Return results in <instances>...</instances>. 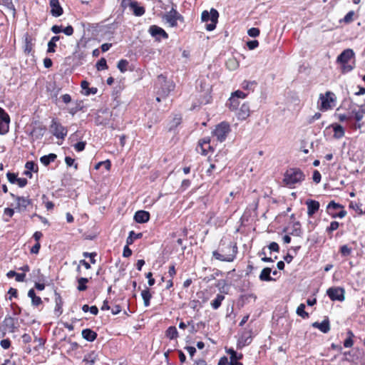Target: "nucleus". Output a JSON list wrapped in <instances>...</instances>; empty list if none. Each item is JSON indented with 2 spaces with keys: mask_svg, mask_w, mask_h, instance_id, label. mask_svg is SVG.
Instances as JSON below:
<instances>
[{
  "mask_svg": "<svg viewBox=\"0 0 365 365\" xmlns=\"http://www.w3.org/2000/svg\"><path fill=\"white\" fill-rule=\"evenodd\" d=\"M237 247L235 242L221 240L218 249L212 252V257L221 262H233L236 258Z\"/></svg>",
  "mask_w": 365,
  "mask_h": 365,
  "instance_id": "obj_1",
  "label": "nucleus"
},
{
  "mask_svg": "<svg viewBox=\"0 0 365 365\" xmlns=\"http://www.w3.org/2000/svg\"><path fill=\"white\" fill-rule=\"evenodd\" d=\"M305 175L299 168H289L284 175L283 182L289 187L304 180Z\"/></svg>",
  "mask_w": 365,
  "mask_h": 365,
  "instance_id": "obj_2",
  "label": "nucleus"
},
{
  "mask_svg": "<svg viewBox=\"0 0 365 365\" xmlns=\"http://www.w3.org/2000/svg\"><path fill=\"white\" fill-rule=\"evenodd\" d=\"M354 57V53L352 49L347 48L344 50L337 57L336 62L341 64V68L343 73H347L353 69V66L349 65V61Z\"/></svg>",
  "mask_w": 365,
  "mask_h": 365,
  "instance_id": "obj_3",
  "label": "nucleus"
},
{
  "mask_svg": "<svg viewBox=\"0 0 365 365\" xmlns=\"http://www.w3.org/2000/svg\"><path fill=\"white\" fill-rule=\"evenodd\" d=\"M219 13L218 11L212 8L210 11L205 10L202 12L201 20L203 22H207L210 21V24L206 25V29L209 31H213L216 28V25L218 21Z\"/></svg>",
  "mask_w": 365,
  "mask_h": 365,
  "instance_id": "obj_4",
  "label": "nucleus"
},
{
  "mask_svg": "<svg viewBox=\"0 0 365 365\" xmlns=\"http://www.w3.org/2000/svg\"><path fill=\"white\" fill-rule=\"evenodd\" d=\"M327 212L332 218H344L347 214L344 207L339 203L335 202L334 200L327 205Z\"/></svg>",
  "mask_w": 365,
  "mask_h": 365,
  "instance_id": "obj_5",
  "label": "nucleus"
},
{
  "mask_svg": "<svg viewBox=\"0 0 365 365\" xmlns=\"http://www.w3.org/2000/svg\"><path fill=\"white\" fill-rule=\"evenodd\" d=\"M162 19L170 27L178 26V21L183 22V16L174 8L162 16Z\"/></svg>",
  "mask_w": 365,
  "mask_h": 365,
  "instance_id": "obj_6",
  "label": "nucleus"
},
{
  "mask_svg": "<svg viewBox=\"0 0 365 365\" xmlns=\"http://www.w3.org/2000/svg\"><path fill=\"white\" fill-rule=\"evenodd\" d=\"M230 126L227 122H222L216 125L212 132L213 136L216 137L220 142L225 140L227 134L230 132Z\"/></svg>",
  "mask_w": 365,
  "mask_h": 365,
  "instance_id": "obj_7",
  "label": "nucleus"
},
{
  "mask_svg": "<svg viewBox=\"0 0 365 365\" xmlns=\"http://www.w3.org/2000/svg\"><path fill=\"white\" fill-rule=\"evenodd\" d=\"M51 132L52 134L58 139L63 140L67 135V128L62 125L56 118H53L50 125Z\"/></svg>",
  "mask_w": 365,
  "mask_h": 365,
  "instance_id": "obj_8",
  "label": "nucleus"
},
{
  "mask_svg": "<svg viewBox=\"0 0 365 365\" xmlns=\"http://www.w3.org/2000/svg\"><path fill=\"white\" fill-rule=\"evenodd\" d=\"M10 117L4 109L0 107V135H5L9 132Z\"/></svg>",
  "mask_w": 365,
  "mask_h": 365,
  "instance_id": "obj_9",
  "label": "nucleus"
},
{
  "mask_svg": "<svg viewBox=\"0 0 365 365\" xmlns=\"http://www.w3.org/2000/svg\"><path fill=\"white\" fill-rule=\"evenodd\" d=\"M344 289L341 287H331L327 291V294L332 301L343 302L344 297Z\"/></svg>",
  "mask_w": 365,
  "mask_h": 365,
  "instance_id": "obj_10",
  "label": "nucleus"
},
{
  "mask_svg": "<svg viewBox=\"0 0 365 365\" xmlns=\"http://www.w3.org/2000/svg\"><path fill=\"white\" fill-rule=\"evenodd\" d=\"M10 195L16 200V207L15 209L19 210V212L24 211L26 210L27 207L31 205L32 201L30 198L26 197H19L16 196L13 193H10Z\"/></svg>",
  "mask_w": 365,
  "mask_h": 365,
  "instance_id": "obj_11",
  "label": "nucleus"
},
{
  "mask_svg": "<svg viewBox=\"0 0 365 365\" xmlns=\"http://www.w3.org/2000/svg\"><path fill=\"white\" fill-rule=\"evenodd\" d=\"M333 95L331 92L328 91L325 95H320L319 99L321 101V109L322 110H328L331 108V102L334 101V99L330 96Z\"/></svg>",
  "mask_w": 365,
  "mask_h": 365,
  "instance_id": "obj_12",
  "label": "nucleus"
},
{
  "mask_svg": "<svg viewBox=\"0 0 365 365\" xmlns=\"http://www.w3.org/2000/svg\"><path fill=\"white\" fill-rule=\"evenodd\" d=\"M51 14L54 17H58L63 13V8L60 5L58 0L50 1Z\"/></svg>",
  "mask_w": 365,
  "mask_h": 365,
  "instance_id": "obj_13",
  "label": "nucleus"
},
{
  "mask_svg": "<svg viewBox=\"0 0 365 365\" xmlns=\"http://www.w3.org/2000/svg\"><path fill=\"white\" fill-rule=\"evenodd\" d=\"M312 326L314 328L319 329L324 334H327L330 331V322L327 317L322 322H315Z\"/></svg>",
  "mask_w": 365,
  "mask_h": 365,
  "instance_id": "obj_14",
  "label": "nucleus"
},
{
  "mask_svg": "<svg viewBox=\"0 0 365 365\" xmlns=\"http://www.w3.org/2000/svg\"><path fill=\"white\" fill-rule=\"evenodd\" d=\"M250 115V108L248 103H243L238 111L236 113V115L240 120H246Z\"/></svg>",
  "mask_w": 365,
  "mask_h": 365,
  "instance_id": "obj_15",
  "label": "nucleus"
},
{
  "mask_svg": "<svg viewBox=\"0 0 365 365\" xmlns=\"http://www.w3.org/2000/svg\"><path fill=\"white\" fill-rule=\"evenodd\" d=\"M163 81V82L165 83L164 86H162L161 88V91H159V93L163 96H167L169 93L173 90L174 88V85L173 84L172 82H170V81H166L165 80V78L163 76V75H160L158 76V81Z\"/></svg>",
  "mask_w": 365,
  "mask_h": 365,
  "instance_id": "obj_16",
  "label": "nucleus"
},
{
  "mask_svg": "<svg viewBox=\"0 0 365 365\" xmlns=\"http://www.w3.org/2000/svg\"><path fill=\"white\" fill-rule=\"evenodd\" d=\"M307 206V215L309 217L313 216L319 209V202L314 200H307L306 201Z\"/></svg>",
  "mask_w": 365,
  "mask_h": 365,
  "instance_id": "obj_17",
  "label": "nucleus"
},
{
  "mask_svg": "<svg viewBox=\"0 0 365 365\" xmlns=\"http://www.w3.org/2000/svg\"><path fill=\"white\" fill-rule=\"evenodd\" d=\"M16 319L11 316H6L4 319L3 320L2 325L5 330L9 331V332H14L16 329L15 322Z\"/></svg>",
  "mask_w": 365,
  "mask_h": 365,
  "instance_id": "obj_18",
  "label": "nucleus"
},
{
  "mask_svg": "<svg viewBox=\"0 0 365 365\" xmlns=\"http://www.w3.org/2000/svg\"><path fill=\"white\" fill-rule=\"evenodd\" d=\"M252 331H243L238 341V346L242 347L249 345L252 341Z\"/></svg>",
  "mask_w": 365,
  "mask_h": 365,
  "instance_id": "obj_19",
  "label": "nucleus"
},
{
  "mask_svg": "<svg viewBox=\"0 0 365 365\" xmlns=\"http://www.w3.org/2000/svg\"><path fill=\"white\" fill-rule=\"evenodd\" d=\"M134 220L138 223H145L150 220V213L145 210H138L134 215Z\"/></svg>",
  "mask_w": 365,
  "mask_h": 365,
  "instance_id": "obj_20",
  "label": "nucleus"
},
{
  "mask_svg": "<svg viewBox=\"0 0 365 365\" xmlns=\"http://www.w3.org/2000/svg\"><path fill=\"white\" fill-rule=\"evenodd\" d=\"M130 8L133 11V14L136 16H141L145 12V8L140 6L136 1L133 0L130 2Z\"/></svg>",
  "mask_w": 365,
  "mask_h": 365,
  "instance_id": "obj_21",
  "label": "nucleus"
},
{
  "mask_svg": "<svg viewBox=\"0 0 365 365\" xmlns=\"http://www.w3.org/2000/svg\"><path fill=\"white\" fill-rule=\"evenodd\" d=\"M149 32L150 33L151 36L154 37L160 36L164 38H168V34L162 28L155 25H153L150 27Z\"/></svg>",
  "mask_w": 365,
  "mask_h": 365,
  "instance_id": "obj_22",
  "label": "nucleus"
},
{
  "mask_svg": "<svg viewBox=\"0 0 365 365\" xmlns=\"http://www.w3.org/2000/svg\"><path fill=\"white\" fill-rule=\"evenodd\" d=\"M28 297L31 299V305L34 307H38L43 304L41 298L36 296L33 288L29 290Z\"/></svg>",
  "mask_w": 365,
  "mask_h": 365,
  "instance_id": "obj_23",
  "label": "nucleus"
},
{
  "mask_svg": "<svg viewBox=\"0 0 365 365\" xmlns=\"http://www.w3.org/2000/svg\"><path fill=\"white\" fill-rule=\"evenodd\" d=\"M81 334L84 339L91 342L95 341L98 336L97 333L91 329H83Z\"/></svg>",
  "mask_w": 365,
  "mask_h": 365,
  "instance_id": "obj_24",
  "label": "nucleus"
},
{
  "mask_svg": "<svg viewBox=\"0 0 365 365\" xmlns=\"http://www.w3.org/2000/svg\"><path fill=\"white\" fill-rule=\"evenodd\" d=\"M329 127H332L334 130V138L340 139L344 136L345 131L344 128L339 124H332Z\"/></svg>",
  "mask_w": 365,
  "mask_h": 365,
  "instance_id": "obj_25",
  "label": "nucleus"
},
{
  "mask_svg": "<svg viewBox=\"0 0 365 365\" xmlns=\"http://www.w3.org/2000/svg\"><path fill=\"white\" fill-rule=\"evenodd\" d=\"M272 269L269 267H265L264 268L260 274H259V279L263 282H270L274 280L271 276Z\"/></svg>",
  "mask_w": 365,
  "mask_h": 365,
  "instance_id": "obj_26",
  "label": "nucleus"
},
{
  "mask_svg": "<svg viewBox=\"0 0 365 365\" xmlns=\"http://www.w3.org/2000/svg\"><path fill=\"white\" fill-rule=\"evenodd\" d=\"M24 41H25L24 51H25V53L29 54L33 50V46H34L33 38L28 34H26L24 35Z\"/></svg>",
  "mask_w": 365,
  "mask_h": 365,
  "instance_id": "obj_27",
  "label": "nucleus"
},
{
  "mask_svg": "<svg viewBox=\"0 0 365 365\" xmlns=\"http://www.w3.org/2000/svg\"><path fill=\"white\" fill-rule=\"evenodd\" d=\"M81 86L82 89L85 91L84 94L86 96H89L90 94H96L98 91L97 88H95V87L90 88V86H88L89 83L86 81H83L81 82Z\"/></svg>",
  "mask_w": 365,
  "mask_h": 365,
  "instance_id": "obj_28",
  "label": "nucleus"
},
{
  "mask_svg": "<svg viewBox=\"0 0 365 365\" xmlns=\"http://www.w3.org/2000/svg\"><path fill=\"white\" fill-rule=\"evenodd\" d=\"M57 155L54 153H50L40 158V162L45 166L48 165L51 163L55 161Z\"/></svg>",
  "mask_w": 365,
  "mask_h": 365,
  "instance_id": "obj_29",
  "label": "nucleus"
},
{
  "mask_svg": "<svg viewBox=\"0 0 365 365\" xmlns=\"http://www.w3.org/2000/svg\"><path fill=\"white\" fill-rule=\"evenodd\" d=\"M60 40L59 36H53L48 43V53H54L56 51V42Z\"/></svg>",
  "mask_w": 365,
  "mask_h": 365,
  "instance_id": "obj_30",
  "label": "nucleus"
},
{
  "mask_svg": "<svg viewBox=\"0 0 365 365\" xmlns=\"http://www.w3.org/2000/svg\"><path fill=\"white\" fill-rule=\"evenodd\" d=\"M141 296L143 299L144 306L145 307H148L150 306V301L152 298V294L150 292V290L148 288H146L145 289L143 290L141 292Z\"/></svg>",
  "mask_w": 365,
  "mask_h": 365,
  "instance_id": "obj_31",
  "label": "nucleus"
},
{
  "mask_svg": "<svg viewBox=\"0 0 365 365\" xmlns=\"http://www.w3.org/2000/svg\"><path fill=\"white\" fill-rule=\"evenodd\" d=\"M227 106L231 110H237L238 106H240V101L235 96H231L229 98L228 102L227 103Z\"/></svg>",
  "mask_w": 365,
  "mask_h": 365,
  "instance_id": "obj_32",
  "label": "nucleus"
},
{
  "mask_svg": "<svg viewBox=\"0 0 365 365\" xmlns=\"http://www.w3.org/2000/svg\"><path fill=\"white\" fill-rule=\"evenodd\" d=\"M143 237V234L141 232L135 233L133 230L129 232V235L126 240V244L128 245H132L135 240L140 239Z\"/></svg>",
  "mask_w": 365,
  "mask_h": 365,
  "instance_id": "obj_33",
  "label": "nucleus"
},
{
  "mask_svg": "<svg viewBox=\"0 0 365 365\" xmlns=\"http://www.w3.org/2000/svg\"><path fill=\"white\" fill-rule=\"evenodd\" d=\"M224 299H225L224 295H222L221 294H217L215 299L211 302L212 307L214 309H217L221 306L222 302L224 300Z\"/></svg>",
  "mask_w": 365,
  "mask_h": 365,
  "instance_id": "obj_34",
  "label": "nucleus"
},
{
  "mask_svg": "<svg viewBox=\"0 0 365 365\" xmlns=\"http://www.w3.org/2000/svg\"><path fill=\"white\" fill-rule=\"evenodd\" d=\"M56 307H55V312L58 314V315H60L62 314V306H63V301L61 297V296L56 293Z\"/></svg>",
  "mask_w": 365,
  "mask_h": 365,
  "instance_id": "obj_35",
  "label": "nucleus"
},
{
  "mask_svg": "<svg viewBox=\"0 0 365 365\" xmlns=\"http://www.w3.org/2000/svg\"><path fill=\"white\" fill-rule=\"evenodd\" d=\"M165 335L170 339H176L178 336V332L175 327H170L166 330Z\"/></svg>",
  "mask_w": 365,
  "mask_h": 365,
  "instance_id": "obj_36",
  "label": "nucleus"
},
{
  "mask_svg": "<svg viewBox=\"0 0 365 365\" xmlns=\"http://www.w3.org/2000/svg\"><path fill=\"white\" fill-rule=\"evenodd\" d=\"M347 336L348 337L344 341V346L346 348H350L354 345L353 338L354 334L351 330H348Z\"/></svg>",
  "mask_w": 365,
  "mask_h": 365,
  "instance_id": "obj_37",
  "label": "nucleus"
},
{
  "mask_svg": "<svg viewBox=\"0 0 365 365\" xmlns=\"http://www.w3.org/2000/svg\"><path fill=\"white\" fill-rule=\"evenodd\" d=\"M89 281L88 278L86 277H80L78 279V291H85L87 289L86 283Z\"/></svg>",
  "mask_w": 365,
  "mask_h": 365,
  "instance_id": "obj_38",
  "label": "nucleus"
},
{
  "mask_svg": "<svg viewBox=\"0 0 365 365\" xmlns=\"http://www.w3.org/2000/svg\"><path fill=\"white\" fill-rule=\"evenodd\" d=\"M96 359L95 352L92 351L84 356L83 361L90 365H94Z\"/></svg>",
  "mask_w": 365,
  "mask_h": 365,
  "instance_id": "obj_39",
  "label": "nucleus"
},
{
  "mask_svg": "<svg viewBox=\"0 0 365 365\" xmlns=\"http://www.w3.org/2000/svg\"><path fill=\"white\" fill-rule=\"evenodd\" d=\"M227 353L230 355V360H240L243 357L242 353L237 354L233 349H227Z\"/></svg>",
  "mask_w": 365,
  "mask_h": 365,
  "instance_id": "obj_40",
  "label": "nucleus"
},
{
  "mask_svg": "<svg viewBox=\"0 0 365 365\" xmlns=\"http://www.w3.org/2000/svg\"><path fill=\"white\" fill-rule=\"evenodd\" d=\"M81 110H82V106L81 102H76L73 106L68 108V113L72 115H74L77 112H78Z\"/></svg>",
  "mask_w": 365,
  "mask_h": 365,
  "instance_id": "obj_41",
  "label": "nucleus"
},
{
  "mask_svg": "<svg viewBox=\"0 0 365 365\" xmlns=\"http://www.w3.org/2000/svg\"><path fill=\"white\" fill-rule=\"evenodd\" d=\"M305 305L304 304H299V306L297 309V314L302 317L303 319H306L309 317V314L305 312Z\"/></svg>",
  "mask_w": 365,
  "mask_h": 365,
  "instance_id": "obj_42",
  "label": "nucleus"
},
{
  "mask_svg": "<svg viewBox=\"0 0 365 365\" xmlns=\"http://www.w3.org/2000/svg\"><path fill=\"white\" fill-rule=\"evenodd\" d=\"M103 166L106 170H109L111 167L110 161L109 160H106L105 161H101L95 165V169L98 170L101 167H103Z\"/></svg>",
  "mask_w": 365,
  "mask_h": 365,
  "instance_id": "obj_43",
  "label": "nucleus"
},
{
  "mask_svg": "<svg viewBox=\"0 0 365 365\" xmlns=\"http://www.w3.org/2000/svg\"><path fill=\"white\" fill-rule=\"evenodd\" d=\"M0 4L6 6L7 9L13 11L14 14L16 13V9L12 0H0Z\"/></svg>",
  "mask_w": 365,
  "mask_h": 365,
  "instance_id": "obj_44",
  "label": "nucleus"
},
{
  "mask_svg": "<svg viewBox=\"0 0 365 365\" xmlns=\"http://www.w3.org/2000/svg\"><path fill=\"white\" fill-rule=\"evenodd\" d=\"M181 123V117L180 115H175L173 120L170 122V125L169 127V130H173L175 128L178 127Z\"/></svg>",
  "mask_w": 365,
  "mask_h": 365,
  "instance_id": "obj_45",
  "label": "nucleus"
},
{
  "mask_svg": "<svg viewBox=\"0 0 365 365\" xmlns=\"http://www.w3.org/2000/svg\"><path fill=\"white\" fill-rule=\"evenodd\" d=\"M128 61L125 59H121L118 61L117 67L121 73H124L127 71V66Z\"/></svg>",
  "mask_w": 365,
  "mask_h": 365,
  "instance_id": "obj_46",
  "label": "nucleus"
},
{
  "mask_svg": "<svg viewBox=\"0 0 365 365\" xmlns=\"http://www.w3.org/2000/svg\"><path fill=\"white\" fill-rule=\"evenodd\" d=\"M339 227V223L336 221H332L330 225L327 227L326 232L331 235L334 231L336 230Z\"/></svg>",
  "mask_w": 365,
  "mask_h": 365,
  "instance_id": "obj_47",
  "label": "nucleus"
},
{
  "mask_svg": "<svg viewBox=\"0 0 365 365\" xmlns=\"http://www.w3.org/2000/svg\"><path fill=\"white\" fill-rule=\"evenodd\" d=\"M361 206L362 205L361 203H356L354 202H351L349 204V207L355 210L359 215H363Z\"/></svg>",
  "mask_w": 365,
  "mask_h": 365,
  "instance_id": "obj_48",
  "label": "nucleus"
},
{
  "mask_svg": "<svg viewBox=\"0 0 365 365\" xmlns=\"http://www.w3.org/2000/svg\"><path fill=\"white\" fill-rule=\"evenodd\" d=\"M96 68L98 71H102L108 68L106 60L101 58L96 63Z\"/></svg>",
  "mask_w": 365,
  "mask_h": 365,
  "instance_id": "obj_49",
  "label": "nucleus"
},
{
  "mask_svg": "<svg viewBox=\"0 0 365 365\" xmlns=\"http://www.w3.org/2000/svg\"><path fill=\"white\" fill-rule=\"evenodd\" d=\"M291 235L295 236H300L302 235V230L300 228V223L299 222L294 223Z\"/></svg>",
  "mask_w": 365,
  "mask_h": 365,
  "instance_id": "obj_50",
  "label": "nucleus"
},
{
  "mask_svg": "<svg viewBox=\"0 0 365 365\" xmlns=\"http://www.w3.org/2000/svg\"><path fill=\"white\" fill-rule=\"evenodd\" d=\"M25 168L27 169V170H29L30 172H31V171L37 172L38 171V166L33 161H28L25 165Z\"/></svg>",
  "mask_w": 365,
  "mask_h": 365,
  "instance_id": "obj_51",
  "label": "nucleus"
},
{
  "mask_svg": "<svg viewBox=\"0 0 365 365\" xmlns=\"http://www.w3.org/2000/svg\"><path fill=\"white\" fill-rule=\"evenodd\" d=\"M212 148H207V145H202L200 144H198L197 146V151L200 153H201L203 155H206L208 153V150H211Z\"/></svg>",
  "mask_w": 365,
  "mask_h": 365,
  "instance_id": "obj_52",
  "label": "nucleus"
},
{
  "mask_svg": "<svg viewBox=\"0 0 365 365\" xmlns=\"http://www.w3.org/2000/svg\"><path fill=\"white\" fill-rule=\"evenodd\" d=\"M260 31L258 28L252 27L247 31V34L251 37H257L259 35Z\"/></svg>",
  "mask_w": 365,
  "mask_h": 365,
  "instance_id": "obj_53",
  "label": "nucleus"
},
{
  "mask_svg": "<svg viewBox=\"0 0 365 365\" xmlns=\"http://www.w3.org/2000/svg\"><path fill=\"white\" fill-rule=\"evenodd\" d=\"M65 162H66V164L67 165V166H68V167L74 166V168L76 169L78 168V164L75 163V160L73 159L72 158L66 156L65 158Z\"/></svg>",
  "mask_w": 365,
  "mask_h": 365,
  "instance_id": "obj_54",
  "label": "nucleus"
},
{
  "mask_svg": "<svg viewBox=\"0 0 365 365\" xmlns=\"http://www.w3.org/2000/svg\"><path fill=\"white\" fill-rule=\"evenodd\" d=\"M354 15V11H349L344 16V21L346 23V24H349L351 22L353 21V16Z\"/></svg>",
  "mask_w": 365,
  "mask_h": 365,
  "instance_id": "obj_55",
  "label": "nucleus"
},
{
  "mask_svg": "<svg viewBox=\"0 0 365 365\" xmlns=\"http://www.w3.org/2000/svg\"><path fill=\"white\" fill-rule=\"evenodd\" d=\"M6 177L8 180L12 184H14L17 182L18 178L15 173L8 172L6 174Z\"/></svg>",
  "mask_w": 365,
  "mask_h": 365,
  "instance_id": "obj_56",
  "label": "nucleus"
},
{
  "mask_svg": "<svg viewBox=\"0 0 365 365\" xmlns=\"http://www.w3.org/2000/svg\"><path fill=\"white\" fill-rule=\"evenodd\" d=\"M340 252L342 255L344 256H348L351 252V249L349 248L347 245H343L340 247Z\"/></svg>",
  "mask_w": 365,
  "mask_h": 365,
  "instance_id": "obj_57",
  "label": "nucleus"
},
{
  "mask_svg": "<svg viewBox=\"0 0 365 365\" xmlns=\"http://www.w3.org/2000/svg\"><path fill=\"white\" fill-rule=\"evenodd\" d=\"M259 41L257 40L249 41L247 42V46L250 50H253L258 47Z\"/></svg>",
  "mask_w": 365,
  "mask_h": 365,
  "instance_id": "obj_58",
  "label": "nucleus"
},
{
  "mask_svg": "<svg viewBox=\"0 0 365 365\" xmlns=\"http://www.w3.org/2000/svg\"><path fill=\"white\" fill-rule=\"evenodd\" d=\"M86 145V142H78L74 145V148L76 151L81 152L85 149Z\"/></svg>",
  "mask_w": 365,
  "mask_h": 365,
  "instance_id": "obj_59",
  "label": "nucleus"
},
{
  "mask_svg": "<svg viewBox=\"0 0 365 365\" xmlns=\"http://www.w3.org/2000/svg\"><path fill=\"white\" fill-rule=\"evenodd\" d=\"M198 144L202 145H207V148H212L210 145V137L204 138L199 140Z\"/></svg>",
  "mask_w": 365,
  "mask_h": 365,
  "instance_id": "obj_60",
  "label": "nucleus"
},
{
  "mask_svg": "<svg viewBox=\"0 0 365 365\" xmlns=\"http://www.w3.org/2000/svg\"><path fill=\"white\" fill-rule=\"evenodd\" d=\"M322 175L318 170H314L313 173L312 179L314 182L319 183L321 181Z\"/></svg>",
  "mask_w": 365,
  "mask_h": 365,
  "instance_id": "obj_61",
  "label": "nucleus"
},
{
  "mask_svg": "<svg viewBox=\"0 0 365 365\" xmlns=\"http://www.w3.org/2000/svg\"><path fill=\"white\" fill-rule=\"evenodd\" d=\"M232 96H235L237 99L239 100V98H245L247 96V94L241 91H236L235 92L232 93Z\"/></svg>",
  "mask_w": 365,
  "mask_h": 365,
  "instance_id": "obj_62",
  "label": "nucleus"
},
{
  "mask_svg": "<svg viewBox=\"0 0 365 365\" xmlns=\"http://www.w3.org/2000/svg\"><path fill=\"white\" fill-rule=\"evenodd\" d=\"M0 345L3 349H7L11 346V341L9 339H3L1 341Z\"/></svg>",
  "mask_w": 365,
  "mask_h": 365,
  "instance_id": "obj_63",
  "label": "nucleus"
},
{
  "mask_svg": "<svg viewBox=\"0 0 365 365\" xmlns=\"http://www.w3.org/2000/svg\"><path fill=\"white\" fill-rule=\"evenodd\" d=\"M128 244L124 247L123 252V256L124 257H129L132 255V250L129 248Z\"/></svg>",
  "mask_w": 365,
  "mask_h": 365,
  "instance_id": "obj_64",
  "label": "nucleus"
}]
</instances>
